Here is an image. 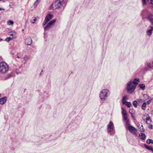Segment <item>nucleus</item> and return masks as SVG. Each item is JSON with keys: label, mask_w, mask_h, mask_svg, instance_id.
Listing matches in <instances>:
<instances>
[{"label": "nucleus", "mask_w": 153, "mask_h": 153, "mask_svg": "<svg viewBox=\"0 0 153 153\" xmlns=\"http://www.w3.org/2000/svg\"><path fill=\"white\" fill-rule=\"evenodd\" d=\"M126 87L128 93L131 94L134 91L136 86V85H134L132 83V81L131 80L126 84Z\"/></svg>", "instance_id": "1"}, {"label": "nucleus", "mask_w": 153, "mask_h": 153, "mask_svg": "<svg viewBox=\"0 0 153 153\" xmlns=\"http://www.w3.org/2000/svg\"><path fill=\"white\" fill-rule=\"evenodd\" d=\"M9 70V66L5 62L0 63V72L2 73H5Z\"/></svg>", "instance_id": "2"}, {"label": "nucleus", "mask_w": 153, "mask_h": 153, "mask_svg": "<svg viewBox=\"0 0 153 153\" xmlns=\"http://www.w3.org/2000/svg\"><path fill=\"white\" fill-rule=\"evenodd\" d=\"M108 92L109 90L107 89L102 90L100 93V99L102 101L105 100L106 98L108 97Z\"/></svg>", "instance_id": "3"}, {"label": "nucleus", "mask_w": 153, "mask_h": 153, "mask_svg": "<svg viewBox=\"0 0 153 153\" xmlns=\"http://www.w3.org/2000/svg\"><path fill=\"white\" fill-rule=\"evenodd\" d=\"M107 132L111 135H113L114 134V124L111 121H110L108 125Z\"/></svg>", "instance_id": "4"}, {"label": "nucleus", "mask_w": 153, "mask_h": 153, "mask_svg": "<svg viewBox=\"0 0 153 153\" xmlns=\"http://www.w3.org/2000/svg\"><path fill=\"white\" fill-rule=\"evenodd\" d=\"M63 0H56L55 3L52 4L51 6H53L55 9H58L62 5Z\"/></svg>", "instance_id": "5"}, {"label": "nucleus", "mask_w": 153, "mask_h": 153, "mask_svg": "<svg viewBox=\"0 0 153 153\" xmlns=\"http://www.w3.org/2000/svg\"><path fill=\"white\" fill-rule=\"evenodd\" d=\"M128 130L130 131L133 134L136 135V133L135 131H137V129L132 126H128Z\"/></svg>", "instance_id": "6"}, {"label": "nucleus", "mask_w": 153, "mask_h": 153, "mask_svg": "<svg viewBox=\"0 0 153 153\" xmlns=\"http://www.w3.org/2000/svg\"><path fill=\"white\" fill-rule=\"evenodd\" d=\"M32 42V40L30 37H27L26 39L25 42V44L30 45Z\"/></svg>", "instance_id": "7"}, {"label": "nucleus", "mask_w": 153, "mask_h": 153, "mask_svg": "<svg viewBox=\"0 0 153 153\" xmlns=\"http://www.w3.org/2000/svg\"><path fill=\"white\" fill-rule=\"evenodd\" d=\"M7 99L6 97H4L0 99V104L2 105L5 104L6 102Z\"/></svg>", "instance_id": "8"}, {"label": "nucleus", "mask_w": 153, "mask_h": 153, "mask_svg": "<svg viewBox=\"0 0 153 153\" xmlns=\"http://www.w3.org/2000/svg\"><path fill=\"white\" fill-rule=\"evenodd\" d=\"M53 17V15L50 13L48 14L46 16L45 19L47 21H49Z\"/></svg>", "instance_id": "9"}, {"label": "nucleus", "mask_w": 153, "mask_h": 153, "mask_svg": "<svg viewBox=\"0 0 153 153\" xmlns=\"http://www.w3.org/2000/svg\"><path fill=\"white\" fill-rule=\"evenodd\" d=\"M147 19L151 22V23L153 25V16L151 14H149L148 16Z\"/></svg>", "instance_id": "10"}, {"label": "nucleus", "mask_w": 153, "mask_h": 153, "mask_svg": "<svg viewBox=\"0 0 153 153\" xmlns=\"http://www.w3.org/2000/svg\"><path fill=\"white\" fill-rule=\"evenodd\" d=\"M129 113L131 114L132 117L133 119H134L135 117L134 115L135 114V111L133 109H130L129 110Z\"/></svg>", "instance_id": "11"}, {"label": "nucleus", "mask_w": 153, "mask_h": 153, "mask_svg": "<svg viewBox=\"0 0 153 153\" xmlns=\"http://www.w3.org/2000/svg\"><path fill=\"white\" fill-rule=\"evenodd\" d=\"M140 80L139 78H135L133 81H132V83L136 85V86L138 84V82H139Z\"/></svg>", "instance_id": "12"}, {"label": "nucleus", "mask_w": 153, "mask_h": 153, "mask_svg": "<svg viewBox=\"0 0 153 153\" xmlns=\"http://www.w3.org/2000/svg\"><path fill=\"white\" fill-rule=\"evenodd\" d=\"M139 136L140 138L143 140H145L146 137L145 134L144 133H140Z\"/></svg>", "instance_id": "13"}, {"label": "nucleus", "mask_w": 153, "mask_h": 153, "mask_svg": "<svg viewBox=\"0 0 153 153\" xmlns=\"http://www.w3.org/2000/svg\"><path fill=\"white\" fill-rule=\"evenodd\" d=\"M144 146L146 149H148L149 150L152 151V152H153V148H152L151 147L149 146L146 144H144Z\"/></svg>", "instance_id": "14"}, {"label": "nucleus", "mask_w": 153, "mask_h": 153, "mask_svg": "<svg viewBox=\"0 0 153 153\" xmlns=\"http://www.w3.org/2000/svg\"><path fill=\"white\" fill-rule=\"evenodd\" d=\"M123 104L126 105L128 108H130L131 106V103L130 102L126 101L123 102Z\"/></svg>", "instance_id": "15"}, {"label": "nucleus", "mask_w": 153, "mask_h": 153, "mask_svg": "<svg viewBox=\"0 0 153 153\" xmlns=\"http://www.w3.org/2000/svg\"><path fill=\"white\" fill-rule=\"evenodd\" d=\"M51 26L48 23L47 25L44 28L45 31H47L49 30L51 28Z\"/></svg>", "instance_id": "16"}, {"label": "nucleus", "mask_w": 153, "mask_h": 153, "mask_svg": "<svg viewBox=\"0 0 153 153\" xmlns=\"http://www.w3.org/2000/svg\"><path fill=\"white\" fill-rule=\"evenodd\" d=\"M151 29L148 30L147 31V34L149 36H150L152 33V30H153V27H151Z\"/></svg>", "instance_id": "17"}, {"label": "nucleus", "mask_w": 153, "mask_h": 153, "mask_svg": "<svg viewBox=\"0 0 153 153\" xmlns=\"http://www.w3.org/2000/svg\"><path fill=\"white\" fill-rule=\"evenodd\" d=\"M138 127H139L140 131L143 132L144 131V129L142 125H140V124H138Z\"/></svg>", "instance_id": "18"}, {"label": "nucleus", "mask_w": 153, "mask_h": 153, "mask_svg": "<svg viewBox=\"0 0 153 153\" xmlns=\"http://www.w3.org/2000/svg\"><path fill=\"white\" fill-rule=\"evenodd\" d=\"M121 109L122 110V115L127 114L126 111L123 107L121 108Z\"/></svg>", "instance_id": "19"}, {"label": "nucleus", "mask_w": 153, "mask_h": 153, "mask_svg": "<svg viewBox=\"0 0 153 153\" xmlns=\"http://www.w3.org/2000/svg\"><path fill=\"white\" fill-rule=\"evenodd\" d=\"M56 21V20L54 19L51 20L48 24H49L51 26H52L53 24L55 23Z\"/></svg>", "instance_id": "20"}, {"label": "nucleus", "mask_w": 153, "mask_h": 153, "mask_svg": "<svg viewBox=\"0 0 153 153\" xmlns=\"http://www.w3.org/2000/svg\"><path fill=\"white\" fill-rule=\"evenodd\" d=\"M139 86L141 89L144 90L145 89V85L144 84H139Z\"/></svg>", "instance_id": "21"}, {"label": "nucleus", "mask_w": 153, "mask_h": 153, "mask_svg": "<svg viewBox=\"0 0 153 153\" xmlns=\"http://www.w3.org/2000/svg\"><path fill=\"white\" fill-rule=\"evenodd\" d=\"M13 24L14 22L13 21L10 20L7 22V24L9 25H13Z\"/></svg>", "instance_id": "22"}, {"label": "nucleus", "mask_w": 153, "mask_h": 153, "mask_svg": "<svg viewBox=\"0 0 153 153\" xmlns=\"http://www.w3.org/2000/svg\"><path fill=\"white\" fill-rule=\"evenodd\" d=\"M146 102H144L141 106V108L143 110H145L146 109Z\"/></svg>", "instance_id": "23"}, {"label": "nucleus", "mask_w": 153, "mask_h": 153, "mask_svg": "<svg viewBox=\"0 0 153 153\" xmlns=\"http://www.w3.org/2000/svg\"><path fill=\"white\" fill-rule=\"evenodd\" d=\"M13 76V74L12 73H10V74H8L7 76L5 77V79H8L12 77Z\"/></svg>", "instance_id": "24"}, {"label": "nucleus", "mask_w": 153, "mask_h": 153, "mask_svg": "<svg viewBox=\"0 0 153 153\" xmlns=\"http://www.w3.org/2000/svg\"><path fill=\"white\" fill-rule=\"evenodd\" d=\"M123 117L124 121H126V120H128V116L127 114L123 115Z\"/></svg>", "instance_id": "25"}, {"label": "nucleus", "mask_w": 153, "mask_h": 153, "mask_svg": "<svg viewBox=\"0 0 153 153\" xmlns=\"http://www.w3.org/2000/svg\"><path fill=\"white\" fill-rule=\"evenodd\" d=\"M32 19H33V20H31V22L33 24H34L35 22L36 21L37 19L35 17H33L32 18Z\"/></svg>", "instance_id": "26"}, {"label": "nucleus", "mask_w": 153, "mask_h": 153, "mask_svg": "<svg viewBox=\"0 0 153 153\" xmlns=\"http://www.w3.org/2000/svg\"><path fill=\"white\" fill-rule=\"evenodd\" d=\"M138 104L137 103V102L136 100L134 101L133 102V105L135 108H137V105Z\"/></svg>", "instance_id": "27"}, {"label": "nucleus", "mask_w": 153, "mask_h": 153, "mask_svg": "<svg viewBox=\"0 0 153 153\" xmlns=\"http://www.w3.org/2000/svg\"><path fill=\"white\" fill-rule=\"evenodd\" d=\"M12 39H13V38H11L10 37H7L5 39V41H7V42H9L10 40Z\"/></svg>", "instance_id": "28"}, {"label": "nucleus", "mask_w": 153, "mask_h": 153, "mask_svg": "<svg viewBox=\"0 0 153 153\" xmlns=\"http://www.w3.org/2000/svg\"><path fill=\"white\" fill-rule=\"evenodd\" d=\"M127 99V97L126 96H124L122 99V103L123 104V102H125L126 101H125Z\"/></svg>", "instance_id": "29"}, {"label": "nucleus", "mask_w": 153, "mask_h": 153, "mask_svg": "<svg viewBox=\"0 0 153 153\" xmlns=\"http://www.w3.org/2000/svg\"><path fill=\"white\" fill-rule=\"evenodd\" d=\"M136 101L137 102V104H139L141 102H143V100L141 99H138Z\"/></svg>", "instance_id": "30"}, {"label": "nucleus", "mask_w": 153, "mask_h": 153, "mask_svg": "<svg viewBox=\"0 0 153 153\" xmlns=\"http://www.w3.org/2000/svg\"><path fill=\"white\" fill-rule=\"evenodd\" d=\"M126 124L127 126L128 127V126H130V122L129 120H126Z\"/></svg>", "instance_id": "31"}, {"label": "nucleus", "mask_w": 153, "mask_h": 153, "mask_svg": "<svg viewBox=\"0 0 153 153\" xmlns=\"http://www.w3.org/2000/svg\"><path fill=\"white\" fill-rule=\"evenodd\" d=\"M48 22V21H47V20H46L45 19L43 24L42 25L44 27L45 25L47 24Z\"/></svg>", "instance_id": "32"}, {"label": "nucleus", "mask_w": 153, "mask_h": 153, "mask_svg": "<svg viewBox=\"0 0 153 153\" xmlns=\"http://www.w3.org/2000/svg\"><path fill=\"white\" fill-rule=\"evenodd\" d=\"M152 141V140H151V139H148L147 140H146V143L148 144H149L150 143H151V141Z\"/></svg>", "instance_id": "33"}, {"label": "nucleus", "mask_w": 153, "mask_h": 153, "mask_svg": "<svg viewBox=\"0 0 153 153\" xmlns=\"http://www.w3.org/2000/svg\"><path fill=\"white\" fill-rule=\"evenodd\" d=\"M143 5H145L146 4V0H142Z\"/></svg>", "instance_id": "34"}, {"label": "nucleus", "mask_w": 153, "mask_h": 153, "mask_svg": "<svg viewBox=\"0 0 153 153\" xmlns=\"http://www.w3.org/2000/svg\"><path fill=\"white\" fill-rule=\"evenodd\" d=\"M28 59H29V58L27 56H25V57L24 58V60L25 61L27 60Z\"/></svg>", "instance_id": "35"}, {"label": "nucleus", "mask_w": 153, "mask_h": 153, "mask_svg": "<svg viewBox=\"0 0 153 153\" xmlns=\"http://www.w3.org/2000/svg\"><path fill=\"white\" fill-rule=\"evenodd\" d=\"M147 66L149 68H152L153 67V66H152L150 63H147Z\"/></svg>", "instance_id": "36"}, {"label": "nucleus", "mask_w": 153, "mask_h": 153, "mask_svg": "<svg viewBox=\"0 0 153 153\" xmlns=\"http://www.w3.org/2000/svg\"><path fill=\"white\" fill-rule=\"evenodd\" d=\"M148 1L150 3L153 4V0H148Z\"/></svg>", "instance_id": "37"}, {"label": "nucleus", "mask_w": 153, "mask_h": 153, "mask_svg": "<svg viewBox=\"0 0 153 153\" xmlns=\"http://www.w3.org/2000/svg\"><path fill=\"white\" fill-rule=\"evenodd\" d=\"M147 121H151V118L150 117H147L146 119ZM147 123V121H146Z\"/></svg>", "instance_id": "38"}, {"label": "nucleus", "mask_w": 153, "mask_h": 153, "mask_svg": "<svg viewBox=\"0 0 153 153\" xmlns=\"http://www.w3.org/2000/svg\"><path fill=\"white\" fill-rule=\"evenodd\" d=\"M9 35L13 36L14 35V33H12V32H10L9 33Z\"/></svg>", "instance_id": "39"}, {"label": "nucleus", "mask_w": 153, "mask_h": 153, "mask_svg": "<svg viewBox=\"0 0 153 153\" xmlns=\"http://www.w3.org/2000/svg\"><path fill=\"white\" fill-rule=\"evenodd\" d=\"M38 0H37V1L34 2V5H36L38 3Z\"/></svg>", "instance_id": "40"}, {"label": "nucleus", "mask_w": 153, "mask_h": 153, "mask_svg": "<svg viewBox=\"0 0 153 153\" xmlns=\"http://www.w3.org/2000/svg\"><path fill=\"white\" fill-rule=\"evenodd\" d=\"M151 102V100H149L147 101V102L148 104H149Z\"/></svg>", "instance_id": "41"}, {"label": "nucleus", "mask_w": 153, "mask_h": 153, "mask_svg": "<svg viewBox=\"0 0 153 153\" xmlns=\"http://www.w3.org/2000/svg\"><path fill=\"white\" fill-rule=\"evenodd\" d=\"M149 128L150 129H152V125H151L149 126Z\"/></svg>", "instance_id": "42"}, {"label": "nucleus", "mask_w": 153, "mask_h": 153, "mask_svg": "<svg viewBox=\"0 0 153 153\" xmlns=\"http://www.w3.org/2000/svg\"><path fill=\"white\" fill-rule=\"evenodd\" d=\"M16 57H17V58H20V57H19V56H18V55H16Z\"/></svg>", "instance_id": "43"}, {"label": "nucleus", "mask_w": 153, "mask_h": 153, "mask_svg": "<svg viewBox=\"0 0 153 153\" xmlns=\"http://www.w3.org/2000/svg\"><path fill=\"white\" fill-rule=\"evenodd\" d=\"M151 143L153 144V141L152 140V141H151Z\"/></svg>", "instance_id": "44"}, {"label": "nucleus", "mask_w": 153, "mask_h": 153, "mask_svg": "<svg viewBox=\"0 0 153 153\" xmlns=\"http://www.w3.org/2000/svg\"><path fill=\"white\" fill-rule=\"evenodd\" d=\"M4 10V9H2V8H1V7H0V10Z\"/></svg>", "instance_id": "45"}, {"label": "nucleus", "mask_w": 153, "mask_h": 153, "mask_svg": "<svg viewBox=\"0 0 153 153\" xmlns=\"http://www.w3.org/2000/svg\"><path fill=\"white\" fill-rule=\"evenodd\" d=\"M42 71H43L42 70V71L41 72H42Z\"/></svg>", "instance_id": "46"}, {"label": "nucleus", "mask_w": 153, "mask_h": 153, "mask_svg": "<svg viewBox=\"0 0 153 153\" xmlns=\"http://www.w3.org/2000/svg\"><path fill=\"white\" fill-rule=\"evenodd\" d=\"M1 97V94H0V97Z\"/></svg>", "instance_id": "47"}]
</instances>
